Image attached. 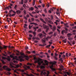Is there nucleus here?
<instances>
[{"label":"nucleus","mask_w":76,"mask_h":76,"mask_svg":"<svg viewBox=\"0 0 76 76\" xmlns=\"http://www.w3.org/2000/svg\"><path fill=\"white\" fill-rule=\"evenodd\" d=\"M24 75H26V76H34V75L32 74H31L30 75H29L28 74L26 73V72H24L23 73Z\"/></svg>","instance_id":"obj_7"},{"label":"nucleus","mask_w":76,"mask_h":76,"mask_svg":"<svg viewBox=\"0 0 76 76\" xmlns=\"http://www.w3.org/2000/svg\"><path fill=\"white\" fill-rule=\"evenodd\" d=\"M34 19H29L28 21L29 22H33V21H34Z\"/></svg>","instance_id":"obj_21"},{"label":"nucleus","mask_w":76,"mask_h":76,"mask_svg":"<svg viewBox=\"0 0 76 76\" xmlns=\"http://www.w3.org/2000/svg\"><path fill=\"white\" fill-rule=\"evenodd\" d=\"M10 68H13V67H15L13 66V65H12V64H10Z\"/></svg>","instance_id":"obj_29"},{"label":"nucleus","mask_w":76,"mask_h":76,"mask_svg":"<svg viewBox=\"0 0 76 76\" xmlns=\"http://www.w3.org/2000/svg\"><path fill=\"white\" fill-rule=\"evenodd\" d=\"M28 2V0H25L24 1V3H26Z\"/></svg>","instance_id":"obj_48"},{"label":"nucleus","mask_w":76,"mask_h":76,"mask_svg":"<svg viewBox=\"0 0 76 76\" xmlns=\"http://www.w3.org/2000/svg\"><path fill=\"white\" fill-rule=\"evenodd\" d=\"M45 38H43V39H42V43H43V44L42 45L40 44L39 45V46H45V45H47V44H45Z\"/></svg>","instance_id":"obj_2"},{"label":"nucleus","mask_w":76,"mask_h":76,"mask_svg":"<svg viewBox=\"0 0 76 76\" xmlns=\"http://www.w3.org/2000/svg\"><path fill=\"white\" fill-rule=\"evenodd\" d=\"M41 20L42 21V22L44 23H45L46 24L47 23H46V22H45V21H44V20H43V19H41Z\"/></svg>","instance_id":"obj_31"},{"label":"nucleus","mask_w":76,"mask_h":76,"mask_svg":"<svg viewBox=\"0 0 76 76\" xmlns=\"http://www.w3.org/2000/svg\"><path fill=\"white\" fill-rule=\"evenodd\" d=\"M16 52H17V53H17V56H19V53H20V52H19V51H18V50H16Z\"/></svg>","instance_id":"obj_22"},{"label":"nucleus","mask_w":76,"mask_h":76,"mask_svg":"<svg viewBox=\"0 0 76 76\" xmlns=\"http://www.w3.org/2000/svg\"><path fill=\"white\" fill-rule=\"evenodd\" d=\"M39 37L40 38H42V37H43V35L41 33H40L39 34Z\"/></svg>","instance_id":"obj_14"},{"label":"nucleus","mask_w":76,"mask_h":76,"mask_svg":"<svg viewBox=\"0 0 76 76\" xmlns=\"http://www.w3.org/2000/svg\"><path fill=\"white\" fill-rule=\"evenodd\" d=\"M30 10H34V8H33V7H31L30 8Z\"/></svg>","instance_id":"obj_28"},{"label":"nucleus","mask_w":76,"mask_h":76,"mask_svg":"<svg viewBox=\"0 0 76 76\" xmlns=\"http://www.w3.org/2000/svg\"><path fill=\"white\" fill-rule=\"evenodd\" d=\"M44 12H45V13H47V10H46V9H44Z\"/></svg>","instance_id":"obj_50"},{"label":"nucleus","mask_w":76,"mask_h":76,"mask_svg":"<svg viewBox=\"0 0 76 76\" xmlns=\"http://www.w3.org/2000/svg\"><path fill=\"white\" fill-rule=\"evenodd\" d=\"M23 67H24L25 70H28V69H29L30 68V66H27L26 65H24Z\"/></svg>","instance_id":"obj_5"},{"label":"nucleus","mask_w":76,"mask_h":76,"mask_svg":"<svg viewBox=\"0 0 76 76\" xmlns=\"http://www.w3.org/2000/svg\"><path fill=\"white\" fill-rule=\"evenodd\" d=\"M64 30H63L61 31V34H63V35L64 34Z\"/></svg>","instance_id":"obj_36"},{"label":"nucleus","mask_w":76,"mask_h":76,"mask_svg":"<svg viewBox=\"0 0 76 76\" xmlns=\"http://www.w3.org/2000/svg\"><path fill=\"white\" fill-rule=\"evenodd\" d=\"M47 6L48 7H50V4H49V3L47 4Z\"/></svg>","instance_id":"obj_58"},{"label":"nucleus","mask_w":76,"mask_h":76,"mask_svg":"<svg viewBox=\"0 0 76 76\" xmlns=\"http://www.w3.org/2000/svg\"><path fill=\"white\" fill-rule=\"evenodd\" d=\"M22 66V64L20 63V65L19 64H18L17 65H16L15 67V68H18V67H20V66Z\"/></svg>","instance_id":"obj_10"},{"label":"nucleus","mask_w":76,"mask_h":76,"mask_svg":"<svg viewBox=\"0 0 76 76\" xmlns=\"http://www.w3.org/2000/svg\"><path fill=\"white\" fill-rule=\"evenodd\" d=\"M66 74H67V75H68V76H70V73H69V72H66Z\"/></svg>","instance_id":"obj_49"},{"label":"nucleus","mask_w":76,"mask_h":76,"mask_svg":"<svg viewBox=\"0 0 76 76\" xmlns=\"http://www.w3.org/2000/svg\"><path fill=\"white\" fill-rule=\"evenodd\" d=\"M36 12H37V13H39V11H38V10H35Z\"/></svg>","instance_id":"obj_51"},{"label":"nucleus","mask_w":76,"mask_h":76,"mask_svg":"<svg viewBox=\"0 0 76 76\" xmlns=\"http://www.w3.org/2000/svg\"><path fill=\"white\" fill-rule=\"evenodd\" d=\"M7 60L8 61H10L11 59H10V57H9L7 58Z\"/></svg>","instance_id":"obj_25"},{"label":"nucleus","mask_w":76,"mask_h":76,"mask_svg":"<svg viewBox=\"0 0 76 76\" xmlns=\"http://www.w3.org/2000/svg\"><path fill=\"white\" fill-rule=\"evenodd\" d=\"M44 61L46 65H48V61H47L46 60H45Z\"/></svg>","instance_id":"obj_18"},{"label":"nucleus","mask_w":76,"mask_h":76,"mask_svg":"<svg viewBox=\"0 0 76 76\" xmlns=\"http://www.w3.org/2000/svg\"><path fill=\"white\" fill-rule=\"evenodd\" d=\"M35 75H36V76H39V74H37V73H36Z\"/></svg>","instance_id":"obj_63"},{"label":"nucleus","mask_w":76,"mask_h":76,"mask_svg":"<svg viewBox=\"0 0 76 76\" xmlns=\"http://www.w3.org/2000/svg\"><path fill=\"white\" fill-rule=\"evenodd\" d=\"M56 35H57V34H56V33H55L53 34V36H54V37H56Z\"/></svg>","instance_id":"obj_53"},{"label":"nucleus","mask_w":76,"mask_h":76,"mask_svg":"<svg viewBox=\"0 0 76 76\" xmlns=\"http://www.w3.org/2000/svg\"><path fill=\"white\" fill-rule=\"evenodd\" d=\"M54 58L56 60H57L58 59H57V57H56V56H54Z\"/></svg>","instance_id":"obj_56"},{"label":"nucleus","mask_w":76,"mask_h":76,"mask_svg":"<svg viewBox=\"0 0 76 76\" xmlns=\"http://www.w3.org/2000/svg\"><path fill=\"white\" fill-rule=\"evenodd\" d=\"M53 32H54V31H55V30L56 29V26H53Z\"/></svg>","instance_id":"obj_17"},{"label":"nucleus","mask_w":76,"mask_h":76,"mask_svg":"<svg viewBox=\"0 0 76 76\" xmlns=\"http://www.w3.org/2000/svg\"><path fill=\"white\" fill-rule=\"evenodd\" d=\"M18 58L20 61H24V60H23V58H22L21 56H19Z\"/></svg>","instance_id":"obj_9"},{"label":"nucleus","mask_w":76,"mask_h":76,"mask_svg":"<svg viewBox=\"0 0 76 76\" xmlns=\"http://www.w3.org/2000/svg\"><path fill=\"white\" fill-rule=\"evenodd\" d=\"M68 39H69V41H71V40H72V38H71V37H69V38H68Z\"/></svg>","instance_id":"obj_37"},{"label":"nucleus","mask_w":76,"mask_h":76,"mask_svg":"<svg viewBox=\"0 0 76 76\" xmlns=\"http://www.w3.org/2000/svg\"><path fill=\"white\" fill-rule=\"evenodd\" d=\"M33 34L34 35V37H35L36 35H37V33L35 31H33Z\"/></svg>","instance_id":"obj_20"},{"label":"nucleus","mask_w":76,"mask_h":76,"mask_svg":"<svg viewBox=\"0 0 76 76\" xmlns=\"http://www.w3.org/2000/svg\"><path fill=\"white\" fill-rule=\"evenodd\" d=\"M8 28V26L7 25H6L4 26V28H5L6 29H7Z\"/></svg>","instance_id":"obj_44"},{"label":"nucleus","mask_w":76,"mask_h":76,"mask_svg":"<svg viewBox=\"0 0 76 76\" xmlns=\"http://www.w3.org/2000/svg\"><path fill=\"white\" fill-rule=\"evenodd\" d=\"M34 42L35 43H37V42H38V41H37V40H35Z\"/></svg>","instance_id":"obj_62"},{"label":"nucleus","mask_w":76,"mask_h":76,"mask_svg":"<svg viewBox=\"0 0 76 76\" xmlns=\"http://www.w3.org/2000/svg\"><path fill=\"white\" fill-rule=\"evenodd\" d=\"M51 47V45H47L46 46V48H49L50 47Z\"/></svg>","instance_id":"obj_33"},{"label":"nucleus","mask_w":76,"mask_h":76,"mask_svg":"<svg viewBox=\"0 0 76 76\" xmlns=\"http://www.w3.org/2000/svg\"><path fill=\"white\" fill-rule=\"evenodd\" d=\"M66 57H69V54H68V53H66Z\"/></svg>","instance_id":"obj_43"},{"label":"nucleus","mask_w":76,"mask_h":76,"mask_svg":"<svg viewBox=\"0 0 76 76\" xmlns=\"http://www.w3.org/2000/svg\"><path fill=\"white\" fill-rule=\"evenodd\" d=\"M28 28L29 29H31V25H29V26Z\"/></svg>","instance_id":"obj_57"},{"label":"nucleus","mask_w":76,"mask_h":76,"mask_svg":"<svg viewBox=\"0 0 76 76\" xmlns=\"http://www.w3.org/2000/svg\"><path fill=\"white\" fill-rule=\"evenodd\" d=\"M33 57L34 60H36L34 62L35 63H37L39 65H41V63H44V61L42 59L38 58H38H36L35 55H34Z\"/></svg>","instance_id":"obj_1"},{"label":"nucleus","mask_w":76,"mask_h":76,"mask_svg":"<svg viewBox=\"0 0 76 76\" xmlns=\"http://www.w3.org/2000/svg\"><path fill=\"white\" fill-rule=\"evenodd\" d=\"M68 37H70V35H72V34L71 33H69L68 34Z\"/></svg>","instance_id":"obj_40"},{"label":"nucleus","mask_w":76,"mask_h":76,"mask_svg":"<svg viewBox=\"0 0 76 76\" xmlns=\"http://www.w3.org/2000/svg\"><path fill=\"white\" fill-rule=\"evenodd\" d=\"M32 39H33V40H34V39H36V37H35L34 36L32 38Z\"/></svg>","instance_id":"obj_41"},{"label":"nucleus","mask_w":76,"mask_h":76,"mask_svg":"<svg viewBox=\"0 0 76 76\" xmlns=\"http://www.w3.org/2000/svg\"><path fill=\"white\" fill-rule=\"evenodd\" d=\"M24 22H25V23H27V20H24Z\"/></svg>","instance_id":"obj_59"},{"label":"nucleus","mask_w":76,"mask_h":76,"mask_svg":"<svg viewBox=\"0 0 76 76\" xmlns=\"http://www.w3.org/2000/svg\"><path fill=\"white\" fill-rule=\"evenodd\" d=\"M24 15H26V10H24Z\"/></svg>","instance_id":"obj_55"},{"label":"nucleus","mask_w":76,"mask_h":76,"mask_svg":"<svg viewBox=\"0 0 76 76\" xmlns=\"http://www.w3.org/2000/svg\"><path fill=\"white\" fill-rule=\"evenodd\" d=\"M40 67L41 69H44L45 68V66L42 65Z\"/></svg>","instance_id":"obj_32"},{"label":"nucleus","mask_w":76,"mask_h":76,"mask_svg":"<svg viewBox=\"0 0 76 76\" xmlns=\"http://www.w3.org/2000/svg\"><path fill=\"white\" fill-rule=\"evenodd\" d=\"M46 20H47V22H48V23H51V24H53V22H52V21H51V20H48V19Z\"/></svg>","instance_id":"obj_15"},{"label":"nucleus","mask_w":76,"mask_h":76,"mask_svg":"<svg viewBox=\"0 0 76 76\" xmlns=\"http://www.w3.org/2000/svg\"><path fill=\"white\" fill-rule=\"evenodd\" d=\"M57 12H56V15L58 16H60V13H59V10H58V9H57Z\"/></svg>","instance_id":"obj_13"},{"label":"nucleus","mask_w":76,"mask_h":76,"mask_svg":"<svg viewBox=\"0 0 76 76\" xmlns=\"http://www.w3.org/2000/svg\"><path fill=\"white\" fill-rule=\"evenodd\" d=\"M35 20H36V21H37V22H39V20L38 19H36Z\"/></svg>","instance_id":"obj_64"},{"label":"nucleus","mask_w":76,"mask_h":76,"mask_svg":"<svg viewBox=\"0 0 76 76\" xmlns=\"http://www.w3.org/2000/svg\"><path fill=\"white\" fill-rule=\"evenodd\" d=\"M63 58H61L60 59H59V61H61V63H63Z\"/></svg>","instance_id":"obj_23"},{"label":"nucleus","mask_w":76,"mask_h":76,"mask_svg":"<svg viewBox=\"0 0 76 76\" xmlns=\"http://www.w3.org/2000/svg\"><path fill=\"white\" fill-rule=\"evenodd\" d=\"M16 12L17 13V14L19 15V14H20V13H21V11L20 10H18L16 11Z\"/></svg>","instance_id":"obj_11"},{"label":"nucleus","mask_w":76,"mask_h":76,"mask_svg":"<svg viewBox=\"0 0 76 76\" xmlns=\"http://www.w3.org/2000/svg\"><path fill=\"white\" fill-rule=\"evenodd\" d=\"M23 0H21V2H20L19 4H23Z\"/></svg>","instance_id":"obj_16"},{"label":"nucleus","mask_w":76,"mask_h":76,"mask_svg":"<svg viewBox=\"0 0 76 76\" xmlns=\"http://www.w3.org/2000/svg\"><path fill=\"white\" fill-rule=\"evenodd\" d=\"M29 15H30L32 17H33V18H34V16L32 15V13H29Z\"/></svg>","instance_id":"obj_34"},{"label":"nucleus","mask_w":76,"mask_h":76,"mask_svg":"<svg viewBox=\"0 0 76 76\" xmlns=\"http://www.w3.org/2000/svg\"><path fill=\"white\" fill-rule=\"evenodd\" d=\"M29 37H28V39H29V40H31V37H33V36L31 34H29Z\"/></svg>","instance_id":"obj_12"},{"label":"nucleus","mask_w":76,"mask_h":76,"mask_svg":"<svg viewBox=\"0 0 76 76\" xmlns=\"http://www.w3.org/2000/svg\"><path fill=\"white\" fill-rule=\"evenodd\" d=\"M72 44L73 45H75V40H73L72 41Z\"/></svg>","instance_id":"obj_39"},{"label":"nucleus","mask_w":76,"mask_h":76,"mask_svg":"<svg viewBox=\"0 0 76 76\" xmlns=\"http://www.w3.org/2000/svg\"><path fill=\"white\" fill-rule=\"evenodd\" d=\"M10 57H11V58H13V59L14 60V63H18V61H17V60H16V59L14 57V56L13 55H10Z\"/></svg>","instance_id":"obj_3"},{"label":"nucleus","mask_w":76,"mask_h":76,"mask_svg":"<svg viewBox=\"0 0 76 76\" xmlns=\"http://www.w3.org/2000/svg\"><path fill=\"white\" fill-rule=\"evenodd\" d=\"M12 12H13V10L12 9L9 12V13H11Z\"/></svg>","instance_id":"obj_61"},{"label":"nucleus","mask_w":76,"mask_h":76,"mask_svg":"<svg viewBox=\"0 0 76 76\" xmlns=\"http://www.w3.org/2000/svg\"><path fill=\"white\" fill-rule=\"evenodd\" d=\"M67 41V39H63L62 41L64 42V43H66Z\"/></svg>","instance_id":"obj_19"},{"label":"nucleus","mask_w":76,"mask_h":76,"mask_svg":"<svg viewBox=\"0 0 76 76\" xmlns=\"http://www.w3.org/2000/svg\"><path fill=\"white\" fill-rule=\"evenodd\" d=\"M53 65H52L50 66V68L52 70V71H56V69L55 68H53Z\"/></svg>","instance_id":"obj_6"},{"label":"nucleus","mask_w":76,"mask_h":76,"mask_svg":"<svg viewBox=\"0 0 76 76\" xmlns=\"http://www.w3.org/2000/svg\"><path fill=\"white\" fill-rule=\"evenodd\" d=\"M28 26V25L26 24H24V26H23L24 28H27V26Z\"/></svg>","instance_id":"obj_26"},{"label":"nucleus","mask_w":76,"mask_h":76,"mask_svg":"<svg viewBox=\"0 0 76 76\" xmlns=\"http://www.w3.org/2000/svg\"><path fill=\"white\" fill-rule=\"evenodd\" d=\"M42 33H43V34H44V35H46V33H45V32L44 31H42Z\"/></svg>","instance_id":"obj_35"},{"label":"nucleus","mask_w":76,"mask_h":76,"mask_svg":"<svg viewBox=\"0 0 76 76\" xmlns=\"http://www.w3.org/2000/svg\"><path fill=\"white\" fill-rule=\"evenodd\" d=\"M27 65H29L30 66H32V64L30 63H27Z\"/></svg>","instance_id":"obj_38"},{"label":"nucleus","mask_w":76,"mask_h":76,"mask_svg":"<svg viewBox=\"0 0 76 76\" xmlns=\"http://www.w3.org/2000/svg\"><path fill=\"white\" fill-rule=\"evenodd\" d=\"M5 9H9V7H5Z\"/></svg>","instance_id":"obj_60"},{"label":"nucleus","mask_w":76,"mask_h":76,"mask_svg":"<svg viewBox=\"0 0 76 76\" xmlns=\"http://www.w3.org/2000/svg\"><path fill=\"white\" fill-rule=\"evenodd\" d=\"M37 32H41V29L39 28L37 30Z\"/></svg>","instance_id":"obj_27"},{"label":"nucleus","mask_w":76,"mask_h":76,"mask_svg":"<svg viewBox=\"0 0 76 76\" xmlns=\"http://www.w3.org/2000/svg\"><path fill=\"white\" fill-rule=\"evenodd\" d=\"M3 68L4 69L6 70H7V71H8V72H10V71L11 70V69H10V68H8L7 66L5 65L3 66Z\"/></svg>","instance_id":"obj_4"},{"label":"nucleus","mask_w":76,"mask_h":76,"mask_svg":"<svg viewBox=\"0 0 76 76\" xmlns=\"http://www.w3.org/2000/svg\"><path fill=\"white\" fill-rule=\"evenodd\" d=\"M12 70H14V72H15V73H16L17 74H19V73L17 72V70H18V71H19V69H16L14 70V69H12Z\"/></svg>","instance_id":"obj_8"},{"label":"nucleus","mask_w":76,"mask_h":76,"mask_svg":"<svg viewBox=\"0 0 76 76\" xmlns=\"http://www.w3.org/2000/svg\"><path fill=\"white\" fill-rule=\"evenodd\" d=\"M50 38H51L50 37L48 36V37H47V38H46V39L47 40L48 39H50Z\"/></svg>","instance_id":"obj_30"},{"label":"nucleus","mask_w":76,"mask_h":76,"mask_svg":"<svg viewBox=\"0 0 76 76\" xmlns=\"http://www.w3.org/2000/svg\"><path fill=\"white\" fill-rule=\"evenodd\" d=\"M17 8V5H15L14 7V9H16Z\"/></svg>","instance_id":"obj_45"},{"label":"nucleus","mask_w":76,"mask_h":76,"mask_svg":"<svg viewBox=\"0 0 76 76\" xmlns=\"http://www.w3.org/2000/svg\"><path fill=\"white\" fill-rule=\"evenodd\" d=\"M37 1V0H33V6H34L35 5V2Z\"/></svg>","instance_id":"obj_24"},{"label":"nucleus","mask_w":76,"mask_h":76,"mask_svg":"<svg viewBox=\"0 0 76 76\" xmlns=\"http://www.w3.org/2000/svg\"><path fill=\"white\" fill-rule=\"evenodd\" d=\"M49 29V28H46V32H48V31Z\"/></svg>","instance_id":"obj_46"},{"label":"nucleus","mask_w":76,"mask_h":76,"mask_svg":"<svg viewBox=\"0 0 76 76\" xmlns=\"http://www.w3.org/2000/svg\"><path fill=\"white\" fill-rule=\"evenodd\" d=\"M67 42L68 44H69V45H72V44H71V43H70V42H69V41H67Z\"/></svg>","instance_id":"obj_54"},{"label":"nucleus","mask_w":76,"mask_h":76,"mask_svg":"<svg viewBox=\"0 0 76 76\" xmlns=\"http://www.w3.org/2000/svg\"><path fill=\"white\" fill-rule=\"evenodd\" d=\"M28 48V46H26L25 47V49L26 50H27V49Z\"/></svg>","instance_id":"obj_52"},{"label":"nucleus","mask_w":76,"mask_h":76,"mask_svg":"<svg viewBox=\"0 0 76 76\" xmlns=\"http://www.w3.org/2000/svg\"><path fill=\"white\" fill-rule=\"evenodd\" d=\"M33 29H35V31H37V28H36V27H34L33 28Z\"/></svg>","instance_id":"obj_47"},{"label":"nucleus","mask_w":76,"mask_h":76,"mask_svg":"<svg viewBox=\"0 0 76 76\" xmlns=\"http://www.w3.org/2000/svg\"><path fill=\"white\" fill-rule=\"evenodd\" d=\"M29 33H33V32L32 31L30 30L28 31Z\"/></svg>","instance_id":"obj_42"}]
</instances>
